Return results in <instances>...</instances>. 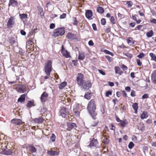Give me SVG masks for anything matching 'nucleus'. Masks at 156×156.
Returning a JSON list of instances; mask_svg holds the SVG:
<instances>
[{
    "instance_id": "obj_1",
    "label": "nucleus",
    "mask_w": 156,
    "mask_h": 156,
    "mask_svg": "<svg viewBox=\"0 0 156 156\" xmlns=\"http://www.w3.org/2000/svg\"><path fill=\"white\" fill-rule=\"evenodd\" d=\"M96 105L95 104L94 99H92L89 102L88 104L87 110L89 114L93 119L95 120L97 119V113L95 111Z\"/></svg>"
},
{
    "instance_id": "obj_2",
    "label": "nucleus",
    "mask_w": 156,
    "mask_h": 156,
    "mask_svg": "<svg viewBox=\"0 0 156 156\" xmlns=\"http://www.w3.org/2000/svg\"><path fill=\"white\" fill-rule=\"evenodd\" d=\"M52 61L51 60H48L45 63L44 66V72L48 76H50L52 69Z\"/></svg>"
},
{
    "instance_id": "obj_3",
    "label": "nucleus",
    "mask_w": 156,
    "mask_h": 156,
    "mask_svg": "<svg viewBox=\"0 0 156 156\" xmlns=\"http://www.w3.org/2000/svg\"><path fill=\"white\" fill-rule=\"evenodd\" d=\"M60 115L63 118H66L69 114V110L65 107H62L60 111Z\"/></svg>"
},
{
    "instance_id": "obj_4",
    "label": "nucleus",
    "mask_w": 156,
    "mask_h": 156,
    "mask_svg": "<svg viewBox=\"0 0 156 156\" xmlns=\"http://www.w3.org/2000/svg\"><path fill=\"white\" fill-rule=\"evenodd\" d=\"M84 76L82 73H79L78 74V76L76 78V81L79 86H82L83 84V83L84 82Z\"/></svg>"
},
{
    "instance_id": "obj_5",
    "label": "nucleus",
    "mask_w": 156,
    "mask_h": 156,
    "mask_svg": "<svg viewBox=\"0 0 156 156\" xmlns=\"http://www.w3.org/2000/svg\"><path fill=\"white\" fill-rule=\"evenodd\" d=\"M82 86L81 87L83 89L88 90L91 87L92 83L90 80H88L87 81H85L83 83V84Z\"/></svg>"
},
{
    "instance_id": "obj_6",
    "label": "nucleus",
    "mask_w": 156,
    "mask_h": 156,
    "mask_svg": "<svg viewBox=\"0 0 156 156\" xmlns=\"http://www.w3.org/2000/svg\"><path fill=\"white\" fill-rule=\"evenodd\" d=\"M15 18L14 16H11L9 19L7 24V27L9 29L12 27V26L15 23Z\"/></svg>"
},
{
    "instance_id": "obj_7",
    "label": "nucleus",
    "mask_w": 156,
    "mask_h": 156,
    "mask_svg": "<svg viewBox=\"0 0 156 156\" xmlns=\"http://www.w3.org/2000/svg\"><path fill=\"white\" fill-rule=\"evenodd\" d=\"M61 52L63 56L66 58L71 57L69 53L67 50L65 49L63 45L62 46Z\"/></svg>"
},
{
    "instance_id": "obj_8",
    "label": "nucleus",
    "mask_w": 156,
    "mask_h": 156,
    "mask_svg": "<svg viewBox=\"0 0 156 156\" xmlns=\"http://www.w3.org/2000/svg\"><path fill=\"white\" fill-rule=\"evenodd\" d=\"M67 130L70 131L72 129H76L77 127L76 124L72 122H68L67 124Z\"/></svg>"
},
{
    "instance_id": "obj_9",
    "label": "nucleus",
    "mask_w": 156,
    "mask_h": 156,
    "mask_svg": "<svg viewBox=\"0 0 156 156\" xmlns=\"http://www.w3.org/2000/svg\"><path fill=\"white\" fill-rule=\"evenodd\" d=\"M67 37L68 39L71 40H77V36L76 34H72L70 32H68L67 34Z\"/></svg>"
},
{
    "instance_id": "obj_10",
    "label": "nucleus",
    "mask_w": 156,
    "mask_h": 156,
    "mask_svg": "<svg viewBox=\"0 0 156 156\" xmlns=\"http://www.w3.org/2000/svg\"><path fill=\"white\" fill-rule=\"evenodd\" d=\"M48 94L46 91H44L41 94L40 97V100L42 102H45L47 100Z\"/></svg>"
},
{
    "instance_id": "obj_11",
    "label": "nucleus",
    "mask_w": 156,
    "mask_h": 156,
    "mask_svg": "<svg viewBox=\"0 0 156 156\" xmlns=\"http://www.w3.org/2000/svg\"><path fill=\"white\" fill-rule=\"evenodd\" d=\"M17 89L18 92L23 93L26 91V87L24 85L20 84Z\"/></svg>"
},
{
    "instance_id": "obj_12",
    "label": "nucleus",
    "mask_w": 156,
    "mask_h": 156,
    "mask_svg": "<svg viewBox=\"0 0 156 156\" xmlns=\"http://www.w3.org/2000/svg\"><path fill=\"white\" fill-rule=\"evenodd\" d=\"M5 147L6 148V149H5V148L2 149V154L6 155H12L13 153V152L12 150L8 149L7 147L6 146Z\"/></svg>"
},
{
    "instance_id": "obj_13",
    "label": "nucleus",
    "mask_w": 156,
    "mask_h": 156,
    "mask_svg": "<svg viewBox=\"0 0 156 156\" xmlns=\"http://www.w3.org/2000/svg\"><path fill=\"white\" fill-rule=\"evenodd\" d=\"M27 148L32 154L37 152V149L33 145L28 144L27 146Z\"/></svg>"
},
{
    "instance_id": "obj_14",
    "label": "nucleus",
    "mask_w": 156,
    "mask_h": 156,
    "mask_svg": "<svg viewBox=\"0 0 156 156\" xmlns=\"http://www.w3.org/2000/svg\"><path fill=\"white\" fill-rule=\"evenodd\" d=\"M32 120L34 121L35 123L39 124L42 123L44 122V119L42 116H41L38 118H35L33 119Z\"/></svg>"
},
{
    "instance_id": "obj_15",
    "label": "nucleus",
    "mask_w": 156,
    "mask_h": 156,
    "mask_svg": "<svg viewBox=\"0 0 156 156\" xmlns=\"http://www.w3.org/2000/svg\"><path fill=\"white\" fill-rule=\"evenodd\" d=\"M11 122L13 123L19 125L22 124V120L20 119H13L11 120Z\"/></svg>"
},
{
    "instance_id": "obj_16",
    "label": "nucleus",
    "mask_w": 156,
    "mask_h": 156,
    "mask_svg": "<svg viewBox=\"0 0 156 156\" xmlns=\"http://www.w3.org/2000/svg\"><path fill=\"white\" fill-rule=\"evenodd\" d=\"M92 16L93 12L91 10H86L85 16L87 19H90Z\"/></svg>"
},
{
    "instance_id": "obj_17",
    "label": "nucleus",
    "mask_w": 156,
    "mask_h": 156,
    "mask_svg": "<svg viewBox=\"0 0 156 156\" xmlns=\"http://www.w3.org/2000/svg\"><path fill=\"white\" fill-rule=\"evenodd\" d=\"M92 96V94L91 90H89L85 93L84 97L85 98L89 100L90 99Z\"/></svg>"
},
{
    "instance_id": "obj_18",
    "label": "nucleus",
    "mask_w": 156,
    "mask_h": 156,
    "mask_svg": "<svg viewBox=\"0 0 156 156\" xmlns=\"http://www.w3.org/2000/svg\"><path fill=\"white\" fill-rule=\"evenodd\" d=\"M47 153L51 156H57L59 154V152L57 151H48Z\"/></svg>"
},
{
    "instance_id": "obj_19",
    "label": "nucleus",
    "mask_w": 156,
    "mask_h": 156,
    "mask_svg": "<svg viewBox=\"0 0 156 156\" xmlns=\"http://www.w3.org/2000/svg\"><path fill=\"white\" fill-rule=\"evenodd\" d=\"M26 94H23L21 95L17 100L18 102H20L22 103L24 102L25 100Z\"/></svg>"
},
{
    "instance_id": "obj_20",
    "label": "nucleus",
    "mask_w": 156,
    "mask_h": 156,
    "mask_svg": "<svg viewBox=\"0 0 156 156\" xmlns=\"http://www.w3.org/2000/svg\"><path fill=\"white\" fill-rule=\"evenodd\" d=\"M98 144L97 140L94 139H93L90 141L89 146L90 147H94L96 146Z\"/></svg>"
},
{
    "instance_id": "obj_21",
    "label": "nucleus",
    "mask_w": 156,
    "mask_h": 156,
    "mask_svg": "<svg viewBox=\"0 0 156 156\" xmlns=\"http://www.w3.org/2000/svg\"><path fill=\"white\" fill-rule=\"evenodd\" d=\"M85 53L83 52H79V55L78 56V59L81 60H83L85 58Z\"/></svg>"
},
{
    "instance_id": "obj_22",
    "label": "nucleus",
    "mask_w": 156,
    "mask_h": 156,
    "mask_svg": "<svg viewBox=\"0 0 156 156\" xmlns=\"http://www.w3.org/2000/svg\"><path fill=\"white\" fill-rule=\"evenodd\" d=\"M13 4H14L15 6H17L18 3L17 1L15 0H10L8 6H10L11 5L13 6Z\"/></svg>"
},
{
    "instance_id": "obj_23",
    "label": "nucleus",
    "mask_w": 156,
    "mask_h": 156,
    "mask_svg": "<svg viewBox=\"0 0 156 156\" xmlns=\"http://www.w3.org/2000/svg\"><path fill=\"white\" fill-rule=\"evenodd\" d=\"M120 123V126L122 127H124L126 126L128 123V122L126 119L123 120H121Z\"/></svg>"
},
{
    "instance_id": "obj_24",
    "label": "nucleus",
    "mask_w": 156,
    "mask_h": 156,
    "mask_svg": "<svg viewBox=\"0 0 156 156\" xmlns=\"http://www.w3.org/2000/svg\"><path fill=\"white\" fill-rule=\"evenodd\" d=\"M59 31V34L60 36H62L65 33V29L64 27H60L58 28Z\"/></svg>"
},
{
    "instance_id": "obj_25",
    "label": "nucleus",
    "mask_w": 156,
    "mask_h": 156,
    "mask_svg": "<svg viewBox=\"0 0 156 156\" xmlns=\"http://www.w3.org/2000/svg\"><path fill=\"white\" fill-rule=\"evenodd\" d=\"M58 30V28L54 30L52 34V36L54 37L55 38L60 36V35L59 34V31Z\"/></svg>"
},
{
    "instance_id": "obj_26",
    "label": "nucleus",
    "mask_w": 156,
    "mask_h": 156,
    "mask_svg": "<svg viewBox=\"0 0 156 156\" xmlns=\"http://www.w3.org/2000/svg\"><path fill=\"white\" fill-rule=\"evenodd\" d=\"M26 106L29 108H31L32 106H35V105L34 104L33 101H28V103L26 105Z\"/></svg>"
},
{
    "instance_id": "obj_27",
    "label": "nucleus",
    "mask_w": 156,
    "mask_h": 156,
    "mask_svg": "<svg viewBox=\"0 0 156 156\" xmlns=\"http://www.w3.org/2000/svg\"><path fill=\"white\" fill-rule=\"evenodd\" d=\"M148 117L147 112L146 111H144L140 116V118L142 119H144L147 118Z\"/></svg>"
},
{
    "instance_id": "obj_28",
    "label": "nucleus",
    "mask_w": 156,
    "mask_h": 156,
    "mask_svg": "<svg viewBox=\"0 0 156 156\" xmlns=\"http://www.w3.org/2000/svg\"><path fill=\"white\" fill-rule=\"evenodd\" d=\"M9 42L11 45H13L14 44L16 43L15 38L13 37H9Z\"/></svg>"
},
{
    "instance_id": "obj_29",
    "label": "nucleus",
    "mask_w": 156,
    "mask_h": 156,
    "mask_svg": "<svg viewBox=\"0 0 156 156\" xmlns=\"http://www.w3.org/2000/svg\"><path fill=\"white\" fill-rule=\"evenodd\" d=\"M97 12L100 14H102L104 12V9L101 7H98L97 8Z\"/></svg>"
},
{
    "instance_id": "obj_30",
    "label": "nucleus",
    "mask_w": 156,
    "mask_h": 156,
    "mask_svg": "<svg viewBox=\"0 0 156 156\" xmlns=\"http://www.w3.org/2000/svg\"><path fill=\"white\" fill-rule=\"evenodd\" d=\"M103 140V143H104V144L105 145L108 144L109 143L110 141L108 138L105 137H104Z\"/></svg>"
},
{
    "instance_id": "obj_31",
    "label": "nucleus",
    "mask_w": 156,
    "mask_h": 156,
    "mask_svg": "<svg viewBox=\"0 0 156 156\" xmlns=\"http://www.w3.org/2000/svg\"><path fill=\"white\" fill-rule=\"evenodd\" d=\"M67 84V83L66 81H64L60 83L59 86V88L60 89H62Z\"/></svg>"
},
{
    "instance_id": "obj_32",
    "label": "nucleus",
    "mask_w": 156,
    "mask_h": 156,
    "mask_svg": "<svg viewBox=\"0 0 156 156\" xmlns=\"http://www.w3.org/2000/svg\"><path fill=\"white\" fill-rule=\"evenodd\" d=\"M56 136L54 133H52L51 134V136H50V140H49V142H54L55 140Z\"/></svg>"
},
{
    "instance_id": "obj_33",
    "label": "nucleus",
    "mask_w": 156,
    "mask_h": 156,
    "mask_svg": "<svg viewBox=\"0 0 156 156\" xmlns=\"http://www.w3.org/2000/svg\"><path fill=\"white\" fill-rule=\"evenodd\" d=\"M19 16L21 20H23L24 19L27 18H28L27 15L24 13L20 14Z\"/></svg>"
},
{
    "instance_id": "obj_34",
    "label": "nucleus",
    "mask_w": 156,
    "mask_h": 156,
    "mask_svg": "<svg viewBox=\"0 0 156 156\" xmlns=\"http://www.w3.org/2000/svg\"><path fill=\"white\" fill-rule=\"evenodd\" d=\"M149 55L151 58V60L156 62V56L154 54L152 53H150Z\"/></svg>"
},
{
    "instance_id": "obj_35",
    "label": "nucleus",
    "mask_w": 156,
    "mask_h": 156,
    "mask_svg": "<svg viewBox=\"0 0 156 156\" xmlns=\"http://www.w3.org/2000/svg\"><path fill=\"white\" fill-rule=\"evenodd\" d=\"M73 25L76 26L77 25L78 22L76 17H73Z\"/></svg>"
},
{
    "instance_id": "obj_36",
    "label": "nucleus",
    "mask_w": 156,
    "mask_h": 156,
    "mask_svg": "<svg viewBox=\"0 0 156 156\" xmlns=\"http://www.w3.org/2000/svg\"><path fill=\"white\" fill-rule=\"evenodd\" d=\"M153 34L154 33L153 31L152 30H151L149 32H148L146 33V35L148 37H150L152 36L153 35Z\"/></svg>"
},
{
    "instance_id": "obj_37",
    "label": "nucleus",
    "mask_w": 156,
    "mask_h": 156,
    "mask_svg": "<svg viewBox=\"0 0 156 156\" xmlns=\"http://www.w3.org/2000/svg\"><path fill=\"white\" fill-rule=\"evenodd\" d=\"M103 51L105 53L108 55H110L112 56H113L114 55V54L109 51L105 49Z\"/></svg>"
},
{
    "instance_id": "obj_38",
    "label": "nucleus",
    "mask_w": 156,
    "mask_h": 156,
    "mask_svg": "<svg viewBox=\"0 0 156 156\" xmlns=\"http://www.w3.org/2000/svg\"><path fill=\"white\" fill-rule=\"evenodd\" d=\"M151 80L156 78V70L154 71L152 73L151 75Z\"/></svg>"
},
{
    "instance_id": "obj_39",
    "label": "nucleus",
    "mask_w": 156,
    "mask_h": 156,
    "mask_svg": "<svg viewBox=\"0 0 156 156\" xmlns=\"http://www.w3.org/2000/svg\"><path fill=\"white\" fill-rule=\"evenodd\" d=\"M123 54L130 59H131L133 57L132 54L129 52H127L126 53H123Z\"/></svg>"
},
{
    "instance_id": "obj_40",
    "label": "nucleus",
    "mask_w": 156,
    "mask_h": 156,
    "mask_svg": "<svg viewBox=\"0 0 156 156\" xmlns=\"http://www.w3.org/2000/svg\"><path fill=\"white\" fill-rule=\"evenodd\" d=\"M132 107L134 110L138 109V104L137 103H135L132 105Z\"/></svg>"
},
{
    "instance_id": "obj_41",
    "label": "nucleus",
    "mask_w": 156,
    "mask_h": 156,
    "mask_svg": "<svg viewBox=\"0 0 156 156\" xmlns=\"http://www.w3.org/2000/svg\"><path fill=\"white\" fill-rule=\"evenodd\" d=\"M134 146V144L132 142H130L129 143L128 145V147L130 149H132Z\"/></svg>"
},
{
    "instance_id": "obj_42",
    "label": "nucleus",
    "mask_w": 156,
    "mask_h": 156,
    "mask_svg": "<svg viewBox=\"0 0 156 156\" xmlns=\"http://www.w3.org/2000/svg\"><path fill=\"white\" fill-rule=\"evenodd\" d=\"M73 112L75 113V115H76V117H78L80 116V112L79 110H73Z\"/></svg>"
},
{
    "instance_id": "obj_43",
    "label": "nucleus",
    "mask_w": 156,
    "mask_h": 156,
    "mask_svg": "<svg viewBox=\"0 0 156 156\" xmlns=\"http://www.w3.org/2000/svg\"><path fill=\"white\" fill-rule=\"evenodd\" d=\"M105 96L106 97H108L109 95H111L112 94V90H109L107 91L105 93Z\"/></svg>"
},
{
    "instance_id": "obj_44",
    "label": "nucleus",
    "mask_w": 156,
    "mask_h": 156,
    "mask_svg": "<svg viewBox=\"0 0 156 156\" xmlns=\"http://www.w3.org/2000/svg\"><path fill=\"white\" fill-rule=\"evenodd\" d=\"M101 24L102 25H104L106 23V20L105 18H102L101 21Z\"/></svg>"
},
{
    "instance_id": "obj_45",
    "label": "nucleus",
    "mask_w": 156,
    "mask_h": 156,
    "mask_svg": "<svg viewBox=\"0 0 156 156\" xmlns=\"http://www.w3.org/2000/svg\"><path fill=\"white\" fill-rule=\"evenodd\" d=\"M115 73L117 74L120 70V69L119 66H115Z\"/></svg>"
},
{
    "instance_id": "obj_46",
    "label": "nucleus",
    "mask_w": 156,
    "mask_h": 156,
    "mask_svg": "<svg viewBox=\"0 0 156 156\" xmlns=\"http://www.w3.org/2000/svg\"><path fill=\"white\" fill-rule=\"evenodd\" d=\"M79 104H76L74 106L73 109V110H79L78 108L79 107Z\"/></svg>"
},
{
    "instance_id": "obj_47",
    "label": "nucleus",
    "mask_w": 156,
    "mask_h": 156,
    "mask_svg": "<svg viewBox=\"0 0 156 156\" xmlns=\"http://www.w3.org/2000/svg\"><path fill=\"white\" fill-rule=\"evenodd\" d=\"M105 106L102 105L101 107V112H102V113L103 114H104L105 113Z\"/></svg>"
},
{
    "instance_id": "obj_48",
    "label": "nucleus",
    "mask_w": 156,
    "mask_h": 156,
    "mask_svg": "<svg viewBox=\"0 0 156 156\" xmlns=\"http://www.w3.org/2000/svg\"><path fill=\"white\" fill-rule=\"evenodd\" d=\"M126 4L129 7H131L133 5V2L131 1H128L127 2Z\"/></svg>"
},
{
    "instance_id": "obj_49",
    "label": "nucleus",
    "mask_w": 156,
    "mask_h": 156,
    "mask_svg": "<svg viewBox=\"0 0 156 156\" xmlns=\"http://www.w3.org/2000/svg\"><path fill=\"white\" fill-rule=\"evenodd\" d=\"M98 122H99L98 120H97L96 121H94L93 122V123L92 124L91 126H98Z\"/></svg>"
},
{
    "instance_id": "obj_50",
    "label": "nucleus",
    "mask_w": 156,
    "mask_h": 156,
    "mask_svg": "<svg viewBox=\"0 0 156 156\" xmlns=\"http://www.w3.org/2000/svg\"><path fill=\"white\" fill-rule=\"evenodd\" d=\"M110 21L113 24H114L115 23L114 17L113 16H112L110 18Z\"/></svg>"
},
{
    "instance_id": "obj_51",
    "label": "nucleus",
    "mask_w": 156,
    "mask_h": 156,
    "mask_svg": "<svg viewBox=\"0 0 156 156\" xmlns=\"http://www.w3.org/2000/svg\"><path fill=\"white\" fill-rule=\"evenodd\" d=\"M145 55L143 52H142L139 54L137 55V57L140 58H142Z\"/></svg>"
},
{
    "instance_id": "obj_52",
    "label": "nucleus",
    "mask_w": 156,
    "mask_h": 156,
    "mask_svg": "<svg viewBox=\"0 0 156 156\" xmlns=\"http://www.w3.org/2000/svg\"><path fill=\"white\" fill-rule=\"evenodd\" d=\"M106 58L108 60V61L109 62H111L112 61V59L111 57H110L108 55H106L105 56Z\"/></svg>"
},
{
    "instance_id": "obj_53",
    "label": "nucleus",
    "mask_w": 156,
    "mask_h": 156,
    "mask_svg": "<svg viewBox=\"0 0 156 156\" xmlns=\"http://www.w3.org/2000/svg\"><path fill=\"white\" fill-rule=\"evenodd\" d=\"M130 95L132 97H135L136 96L135 92L134 90H131Z\"/></svg>"
},
{
    "instance_id": "obj_54",
    "label": "nucleus",
    "mask_w": 156,
    "mask_h": 156,
    "mask_svg": "<svg viewBox=\"0 0 156 156\" xmlns=\"http://www.w3.org/2000/svg\"><path fill=\"white\" fill-rule=\"evenodd\" d=\"M120 106H121V108L123 110H126V107L124 105H123L122 104H121L120 105H119V107Z\"/></svg>"
},
{
    "instance_id": "obj_55",
    "label": "nucleus",
    "mask_w": 156,
    "mask_h": 156,
    "mask_svg": "<svg viewBox=\"0 0 156 156\" xmlns=\"http://www.w3.org/2000/svg\"><path fill=\"white\" fill-rule=\"evenodd\" d=\"M98 71L100 74L103 75H105V72L102 70L98 69Z\"/></svg>"
},
{
    "instance_id": "obj_56",
    "label": "nucleus",
    "mask_w": 156,
    "mask_h": 156,
    "mask_svg": "<svg viewBox=\"0 0 156 156\" xmlns=\"http://www.w3.org/2000/svg\"><path fill=\"white\" fill-rule=\"evenodd\" d=\"M148 98V94H144L142 97V98L143 99L147 98Z\"/></svg>"
},
{
    "instance_id": "obj_57",
    "label": "nucleus",
    "mask_w": 156,
    "mask_h": 156,
    "mask_svg": "<svg viewBox=\"0 0 156 156\" xmlns=\"http://www.w3.org/2000/svg\"><path fill=\"white\" fill-rule=\"evenodd\" d=\"M66 13H63L60 16V18L61 19H64L66 17Z\"/></svg>"
},
{
    "instance_id": "obj_58",
    "label": "nucleus",
    "mask_w": 156,
    "mask_h": 156,
    "mask_svg": "<svg viewBox=\"0 0 156 156\" xmlns=\"http://www.w3.org/2000/svg\"><path fill=\"white\" fill-rule=\"evenodd\" d=\"M72 62L74 66H76L78 64L77 60H72Z\"/></svg>"
},
{
    "instance_id": "obj_59",
    "label": "nucleus",
    "mask_w": 156,
    "mask_h": 156,
    "mask_svg": "<svg viewBox=\"0 0 156 156\" xmlns=\"http://www.w3.org/2000/svg\"><path fill=\"white\" fill-rule=\"evenodd\" d=\"M137 65L139 66H140L142 65V62H141L140 59H138L136 61Z\"/></svg>"
},
{
    "instance_id": "obj_60",
    "label": "nucleus",
    "mask_w": 156,
    "mask_h": 156,
    "mask_svg": "<svg viewBox=\"0 0 156 156\" xmlns=\"http://www.w3.org/2000/svg\"><path fill=\"white\" fill-rule=\"evenodd\" d=\"M55 27V24L54 23H51L50 24V28L51 29H53Z\"/></svg>"
},
{
    "instance_id": "obj_61",
    "label": "nucleus",
    "mask_w": 156,
    "mask_h": 156,
    "mask_svg": "<svg viewBox=\"0 0 156 156\" xmlns=\"http://www.w3.org/2000/svg\"><path fill=\"white\" fill-rule=\"evenodd\" d=\"M92 27L93 29L94 30L96 31V30H97V28L96 26L95 23H93L92 24Z\"/></svg>"
},
{
    "instance_id": "obj_62",
    "label": "nucleus",
    "mask_w": 156,
    "mask_h": 156,
    "mask_svg": "<svg viewBox=\"0 0 156 156\" xmlns=\"http://www.w3.org/2000/svg\"><path fill=\"white\" fill-rule=\"evenodd\" d=\"M122 68L123 70H127V67L124 64L122 65Z\"/></svg>"
},
{
    "instance_id": "obj_63",
    "label": "nucleus",
    "mask_w": 156,
    "mask_h": 156,
    "mask_svg": "<svg viewBox=\"0 0 156 156\" xmlns=\"http://www.w3.org/2000/svg\"><path fill=\"white\" fill-rule=\"evenodd\" d=\"M20 33L22 35H25L26 33V32L23 30H21L20 31Z\"/></svg>"
},
{
    "instance_id": "obj_64",
    "label": "nucleus",
    "mask_w": 156,
    "mask_h": 156,
    "mask_svg": "<svg viewBox=\"0 0 156 156\" xmlns=\"http://www.w3.org/2000/svg\"><path fill=\"white\" fill-rule=\"evenodd\" d=\"M111 126L112 128L110 129L114 131L115 128V127L114 126L113 124L111 123Z\"/></svg>"
}]
</instances>
